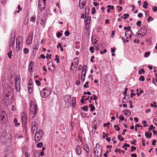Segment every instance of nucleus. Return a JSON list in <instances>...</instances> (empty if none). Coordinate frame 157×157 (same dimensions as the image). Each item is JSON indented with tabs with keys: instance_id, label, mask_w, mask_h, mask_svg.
I'll list each match as a JSON object with an SVG mask.
<instances>
[{
	"instance_id": "obj_1",
	"label": "nucleus",
	"mask_w": 157,
	"mask_h": 157,
	"mask_svg": "<svg viewBox=\"0 0 157 157\" xmlns=\"http://www.w3.org/2000/svg\"><path fill=\"white\" fill-rule=\"evenodd\" d=\"M37 105L36 104H35L33 101H30L29 104L30 112L31 114H33V117H34L37 113Z\"/></svg>"
},
{
	"instance_id": "obj_2",
	"label": "nucleus",
	"mask_w": 157,
	"mask_h": 157,
	"mask_svg": "<svg viewBox=\"0 0 157 157\" xmlns=\"http://www.w3.org/2000/svg\"><path fill=\"white\" fill-rule=\"evenodd\" d=\"M23 38L21 36H18L16 38V49L17 51L21 50L23 45Z\"/></svg>"
},
{
	"instance_id": "obj_3",
	"label": "nucleus",
	"mask_w": 157,
	"mask_h": 157,
	"mask_svg": "<svg viewBox=\"0 0 157 157\" xmlns=\"http://www.w3.org/2000/svg\"><path fill=\"white\" fill-rule=\"evenodd\" d=\"M94 152L95 156L97 157H101L102 152V147H100L98 144H96V147L94 148Z\"/></svg>"
},
{
	"instance_id": "obj_4",
	"label": "nucleus",
	"mask_w": 157,
	"mask_h": 157,
	"mask_svg": "<svg viewBox=\"0 0 157 157\" xmlns=\"http://www.w3.org/2000/svg\"><path fill=\"white\" fill-rule=\"evenodd\" d=\"M51 93V90L48 87L44 88L40 92V94L41 97L46 98Z\"/></svg>"
},
{
	"instance_id": "obj_5",
	"label": "nucleus",
	"mask_w": 157,
	"mask_h": 157,
	"mask_svg": "<svg viewBox=\"0 0 157 157\" xmlns=\"http://www.w3.org/2000/svg\"><path fill=\"white\" fill-rule=\"evenodd\" d=\"M44 132L42 130H40L37 132L35 136V142H38L42 137Z\"/></svg>"
},
{
	"instance_id": "obj_6",
	"label": "nucleus",
	"mask_w": 157,
	"mask_h": 157,
	"mask_svg": "<svg viewBox=\"0 0 157 157\" xmlns=\"http://www.w3.org/2000/svg\"><path fill=\"white\" fill-rule=\"evenodd\" d=\"M22 122L23 125H24V128L25 130L27 129V123L28 121L27 116L26 114L24 113H23L21 116Z\"/></svg>"
},
{
	"instance_id": "obj_7",
	"label": "nucleus",
	"mask_w": 157,
	"mask_h": 157,
	"mask_svg": "<svg viewBox=\"0 0 157 157\" xmlns=\"http://www.w3.org/2000/svg\"><path fill=\"white\" fill-rule=\"evenodd\" d=\"M15 33H12L11 34V37L9 41V48L10 49L11 47L14 46L15 40Z\"/></svg>"
},
{
	"instance_id": "obj_8",
	"label": "nucleus",
	"mask_w": 157,
	"mask_h": 157,
	"mask_svg": "<svg viewBox=\"0 0 157 157\" xmlns=\"http://www.w3.org/2000/svg\"><path fill=\"white\" fill-rule=\"evenodd\" d=\"M1 120L3 121V123H6L7 121V115L6 112L3 111L1 114Z\"/></svg>"
},
{
	"instance_id": "obj_9",
	"label": "nucleus",
	"mask_w": 157,
	"mask_h": 157,
	"mask_svg": "<svg viewBox=\"0 0 157 157\" xmlns=\"http://www.w3.org/2000/svg\"><path fill=\"white\" fill-rule=\"evenodd\" d=\"M31 126L32 127L31 128V131L32 133H33L35 131H37L38 125L37 123L35 121L31 122Z\"/></svg>"
},
{
	"instance_id": "obj_10",
	"label": "nucleus",
	"mask_w": 157,
	"mask_h": 157,
	"mask_svg": "<svg viewBox=\"0 0 157 157\" xmlns=\"http://www.w3.org/2000/svg\"><path fill=\"white\" fill-rule=\"evenodd\" d=\"M33 33L31 32L29 33V36L28 37L26 40L27 44L28 45L30 44L32 42V39L33 38Z\"/></svg>"
},
{
	"instance_id": "obj_11",
	"label": "nucleus",
	"mask_w": 157,
	"mask_h": 157,
	"mask_svg": "<svg viewBox=\"0 0 157 157\" xmlns=\"http://www.w3.org/2000/svg\"><path fill=\"white\" fill-rule=\"evenodd\" d=\"M134 35V33L132 32V30H127L125 31V36L126 38L128 39V37H131Z\"/></svg>"
},
{
	"instance_id": "obj_12",
	"label": "nucleus",
	"mask_w": 157,
	"mask_h": 157,
	"mask_svg": "<svg viewBox=\"0 0 157 157\" xmlns=\"http://www.w3.org/2000/svg\"><path fill=\"white\" fill-rule=\"evenodd\" d=\"M34 66V62L32 61H31L29 63V71L31 74L33 73V69Z\"/></svg>"
},
{
	"instance_id": "obj_13",
	"label": "nucleus",
	"mask_w": 157,
	"mask_h": 157,
	"mask_svg": "<svg viewBox=\"0 0 157 157\" xmlns=\"http://www.w3.org/2000/svg\"><path fill=\"white\" fill-rule=\"evenodd\" d=\"M48 66V69L51 71H53L55 70V66L53 64L52 62H50L47 63Z\"/></svg>"
},
{
	"instance_id": "obj_14",
	"label": "nucleus",
	"mask_w": 157,
	"mask_h": 157,
	"mask_svg": "<svg viewBox=\"0 0 157 157\" xmlns=\"http://www.w3.org/2000/svg\"><path fill=\"white\" fill-rule=\"evenodd\" d=\"M146 28L145 27H141L139 31L141 33L142 36H143L146 34Z\"/></svg>"
},
{
	"instance_id": "obj_15",
	"label": "nucleus",
	"mask_w": 157,
	"mask_h": 157,
	"mask_svg": "<svg viewBox=\"0 0 157 157\" xmlns=\"http://www.w3.org/2000/svg\"><path fill=\"white\" fill-rule=\"evenodd\" d=\"M86 1L80 0L79 1V6L80 9H83L86 6Z\"/></svg>"
},
{
	"instance_id": "obj_16",
	"label": "nucleus",
	"mask_w": 157,
	"mask_h": 157,
	"mask_svg": "<svg viewBox=\"0 0 157 157\" xmlns=\"http://www.w3.org/2000/svg\"><path fill=\"white\" fill-rule=\"evenodd\" d=\"M74 59L75 60H76V59L77 61V62H73L71 63V69H72L73 68H75L77 67L78 66V58L77 57H75V58Z\"/></svg>"
},
{
	"instance_id": "obj_17",
	"label": "nucleus",
	"mask_w": 157,
	"mask_h": 157,
	"mask_svg": "<svg viewBox=\"0 0 157 157\" xmlns=\"http://www.w3.org/2000/svg\"><path fill=\"white\" fill-rule=\"evenodd\" d=\"M71 96L70 95H66L64 98V100L66 102V103H69L70 104V100L71 99Z\"/></svg>"
},
{
	"instance_id": "obj_18",
	"label": "nucleus",
	"mask_w": 157,
	"mask_h": 157,
	"mask_svg": "<svg viewBox=\"0 0 157 157\" xmlns=\"http://www.w3.org/2000/svg\"><path fill=\"white\" fill-rule=\"evenodd\" d=\"M76 153L77 155H80L82 153V149L80 146L78 145L75 149Z\"/></svg>"
},
{
	"instance_id": "obj_19",
	"label": "nucleus",
	"mask_w": 157,
	"mask_h": 157,
	"mask_svg": "<svg viewBox=\"0 0 157 157\" xmlns=\"http://www.w3.org/2000/svg\"><path fill=\"white\" fill-rule=\"evenodd\" d=\"M45 2L44 3L42 2V3H40V4H38V6L40 9V10L41 11H42L43 10L45 7Z\"/></svg>"
},
{
	"instance_id": "obj_20",
	"label": "nucleus",
	"mask_w": 157,
	"mask_h": 157,
	"mask_svg": "<svg viewBox=\"0 0 157 157\" xmlns=\"http://www.w3.org/2000/svg\"><path fill=\"white\" fill-rule=\"evenodd\" d=\"M87 66L86 65H84L83 67L82 74L84 77H85L87 71Z\"/></svg>"
},
{
	"instance_id": "obj_21",
	"label": "nucleus",
	"mask_w": 157,
	"mask_h": 157,
	"mask_svg": "<svg viewBox=\"0 0 157 157\" xmlns=\"http://www.w3.org/2000/svg\"><path fill=\"white\" fill-rule=\"evenodd\" d=\"M33 85L31 83H30L29 85V86L28 87V91L29 93L31 94L32 92V91L33 90Z\"/></svg>"
},
{
	"instance_id": "obj_22",
	"label": "nucleus",
	"mask_w": 157,
	"mask_h": 157,
	"mask_svg": "<svg viewBox=\"0 0 157 157\" xmlns=\"http://www.w3.org/2000/svg\"><path fill=\"white\" fill-rule=\"evenodd\" d=\"M123 113L126 115L130 116L131 115L130 111L128 109H125L123 111Z\"/></svg>"
},
{
	"instance_id": "obj_23",
	"label": "nucleus",
	"mask_w": 157,
	"mask_h": 157,
	"mask_svg": "<svg viewBox=\"0 0 157 157\" xmlns=\"http://www.w3.org/2000/svg\"><path fill=\"white\" fill-rule=\"evenodd\" d=\"M83 148H84V150H85L86 151V152L87 153H89V152H90L89 147V146L88 145L86 144V145H84L83 146Z\"/></svg>"
},
{
	"instance_id": "obj_24",
	"label": "nucleus",
	"mask_w": 157,
	"mask_h": 157,
	"mask_svg": "<svg viewBox=\"0 0 157 157\" xmlns=\"http://www.w3.org/2000/svg\"><path fill=\"white\" fill-rule=\"evenodd\" d=\"M145 135L146 138H150L152 135V133L151 132L147 133V132H146L145 133Z\"/></svg>"
},
{
	"instance_id": "obj_25",
	"label": "nucleus",
	"mask_w": 157,
	"mask_h": 157,
	"mask_svg": "<svg viewBox=\"0 0 157 157\" xmlns=\"http://www.w3.org/2000/svg\"><path fill=\"white\" fill-rule=\"evenodd\" d=\"M140 91L139 92V89H137L136 91L137 92L136 94L138 96H140V95L144 93V91L143 90H141L140 88Z\"/></svg>"
},
{
	"instance_id": "obj_26",
	"label": "nucleus",
	"mask_w": 157,
	"mask_h": 157,
	"mask_svg": "<svg viewBox=\"0 0 157 157\" xmlns=\"http://www.w3.org/2000/svg\"><path fill=\"white\" fill-rule=\"evenodd\" d=\"M13 122L15 124V126L16 127H17L20 124V123L18 122L17 118H15Z\"/></svg>"
},
{
	"instance_id": "obj_27",
	"label": "nucleus",
	"mask_w": 157,
	"mask_h": 157,
	"mask_svg": "<svg viewBox=\"0 0 157 157\" xmlns=\"http://www.w3.org/2000/svg\"><path fill=\"white\" fill-rule=\"evenodd\" d=\"M40 24L43 27H44L46 24V22L44 19H41L40 22Z\"/></svg>"
},
{
	"instance_id": "obj_28",
	"label": "nucleus",
	"mask_w": 157,
	"mask_h": 157,
	"mask_svg": "<svg viewBox=\"0 0 157 157\" xmlns=\"http://www.w3.org/2000/svg\"><path fill=\"white\" fill-rule=\"evenodd\" d=\"M6 135H4L3 137H1L0 138L1 141L2 143L6 141Z\"/></svg>"
},
{
	"instance_id": "obj_29",
	"label": "nucleus",
	"mask_w": 157,
	"mask_h": 157,
	"mask_svg": "<svg viewBox=\"0 0 157 157\" xmlns=\"http://www.w3.org/2000/svg\"><path fill=\"white\" fill-rule=\"evenodd\" d=\"M88 15V14L87 13H86L85 14V22L86 23V21H87V22H88V21L89 20L90 21L91 20V17H88L86 19H85V18L86 17V15ZM90 22V21H89V22Z\"/></svg>"
},
{
	"instance_id": "obj_30",
	"label": "nucleus",
	"mask_w": 157,
	"mask_h": 157,
	"mask_svg": "<svg viewBox=\"0 0 157 157\" xmlns=\"http://www.w3.org/2000/svg\"><path fill=\"white\" fill-rule=\"evenodd\" d=\"M89 107L90 108V111H92L95 109V107L94 106L91 104H90L89 105Z\"/></svg>"
},
{
	"instance_id": "obj_31",
	"label": "nucleus",
	"mask_w": 157,
	"mask_h": 157,
	"mask_svg": "<svg viewBox=\"0 0 157 157\" xmlns=\"http://www.w3.org/2000/svg\"><path fill=\"white\" fill-rule=\"evenodd\" d=\"M12 51L11 50H10L9 51V52L7 53L8 56L10 59L11 58V56H13V55L12 54Z\"/></svg>"
},
{
	"instance_id": "obj_32",
	"label": "nucleus",
	"mask_w": 157,
	"mask_h": 157,
	"mask_svg": "<svg viewBox=\"0 0 157 157\" xmlns=\"http://www.w3.org/2000/svg\"><path fill=\"white\" fill-rule=\"evenodd\" d=\"M81 109L83 111H88V108L87 106H84L83 107H81Z\"/></svg>"
},
{
	"instance_id": "obj_33",
	"label": "nucleus",
	"mask_w": 157,
	"mask_h": 157,
	"mask_svg": "<svg viewBox=\"0 0 157 157\" xmlns=\"http://www.w3.org/2000/svg\"><path fill=\"white\" fill-rule=\"evenodd\" d=\"M144 5H143V6L145 9L147 8V6L148 5V4L147 3V1H145L144 2Z\"/></svg>"
},
{
	"instance_id": "obj_34",
	"label": "nucleus",
	"mask_w": 157,
	"mask_h": 157,
	"mask_svg": "<svg viewBox=\"0 0 157 157\" xmlns=\"http://www.w3.org/2000/svg\"><path fill=\"white\" fill-rule=\"evenodd\" d=\"M59 56L58 55H55V61H56V63H59Z\"/></svg>"
},
{
	"instance_id": "obj_35",
	"label": "nucleus",
	"mask_w": 157,
	"mask_h": 157,
	"mask_svg": "<svg viewBox=\"0 0 157 157\" xmlns=\"http://www.w3.org/2000/svg\"><path fill=\"white\" fill-rule=\"evenodd\" d=\"M29 52V50L28 48H24L23 49V52L25 54H27Z\"/></svg>"
},
{
	"instance_id": "obj_36",
	"label": "nucleus",
	"mask_w": 157,
	"mask_h": 157,
	"mask_svg": "<svg viewBox=\"0 0 157 157\" xmlns=\"http://www.w3.org/2000/svg\"><path fill=\"white\" fill-rule=\"evenodd\" d=\"M43 146V143L42 142H40L37 144L36 147L38 148H40L41 147Z\"/></svg>"
},
{
	"instance_id": "obj_37",
	"label": "nucleus",
	"mask_w": 157,
	"mask_h": 157,
	"mask_svg": "<svg viewBox=\"0 0 157 157\" xmlns=\"http://www.w3.org/2000/svg\"><path fill=\"white\" fill-rule=\"evenodd\" d=\"M140 81H144L145 80L144 76H140L139 79Z\"/></svg>"
},
{
	"instance_id": "obj_38",
	"label": "nucleus",
	"mask_w": 157,
	"mask_h": 157,
	"mask_svg": "<svg viewBox=\"0 0 157 157\" xmlns=\"http://www.w3.org/2000/svg\"><path fill=\"white\" fill-rule=\"evenodd\" d=\"M20 78V76L19 75H17L15 79V85H17V82L19 81V79Z\"/></svg>"
},
{
	"instance_id": "obj_39",
	"label": "nucleus",
	"mask_w": 157,
	"mask_h": 157,
	"mask_svg": "<svg viewBox=\"0 0 157 157\" xmlns=\"http://www.w3.org/2000/svg\"><path fill=\"white\" fill-rule=\"evenodd\" d=\"M34 155L35 157H39L40 155L39 153L37 151H35L34 153Z\"/></svg>"
},
{
	"instance_id": "obj_40",
	"label": "nucleus",
	"mask_w": 157,
	"mask_h": 157,
	"mask_svg": "<svg viewBox=\"0 0 157 157\" xmlns=\"http://www.w3.org/2000/svg\"><path fill=\"white\" fill-rule=\"evenodd\" d=\"M62 36V33L60 32H58L56 33V36L58 38H59Z\"/></svg>"
},
{
	"instance_id": "obj_41",
	"label": "nucleus",
	"mask_w": 157,
	"mask_h": 157,
	"mask_svg": "<svg viewBox=\"0 0 157 157\" xmlns=\"http://www.w3.org/2000/svg\"><path fill=\"white\" fill-rule=\"evenodd\" d=\"M142 123L144 124L143 126L144 127H146V126H148L147 125V121H144L142 122Z\"/></svg>"
},
{
	"instance_id": "obj_42",
	"label": "nucleus",
	"mask_w": 157,
	"mask_h": 157,
	"mask_svg": "<svg viewBox=\"0 0 157 157\" xmlns=\"http://www.w3.org/2000/svg\"><path fill=\"white\" fill-rule=\"evenodd\" d=\"M142 22L140 21H138L136 22V25L138 27H140L141 26V23Z\"/></svg>"
},
{
	"instance_id": "obj_43",
	"label": "nucleus",
	"mask_w": 157,
	"mask_h": 157,
	"mask_svg": "<svg viewBox=\"0 0 157 157\" xmlns=\"http://www.w3.org/2000/svg\"><path fill=\"white\" fill-rule=\"evenodd\" d=\"M145 72V71L143 69H141L139 71V73L140 74H142V73H144Z\"/></svg>"
},
{
	"instance_id": "obj_44",
	"label": "nucleus",
	"mask_w": 157,
	"mask_h": 157,
	"mask_svg": "<svg viewBox=\"0 0 157 157\" xmlns=\"http://www.w3.org/2000/svg\"><path fill=\"white\" fill-rule=\"evenodd\" d=\"M96 12H97V11L95 10V8L94 7H93L92 8V12H91L92 14H95Z\"/></svg>"
},
{
	"instance_id": "obj_45",
	"label": "nucleus",
	"mask_w": 157,
	"mask_h": 157,
	"mask_svg": "<svg viewBox=\"0 0 157 157\" xmlns=\"http://www.w3.org/2000/svg\"><path fill=\"white\" fill-rule=\"evenodd\" d=\"M114 127L115 128V129L117 131H119L120 130V128L117 126L114 125Z\"/></svg>"
},
{
	"instance_id": "obj_46",
	"label": "nucleus",
	"mask_w": 157,
	"mask_h": 157,
	"mask_svg": "<svg viewBox=\"0 0 157 157\" xmlns=\"http://www.w3.org/2000/svg\"><path fill=\"white\" fill-rule=\"evenodd\" d=\"M94 47H90V48L89 50L92 53H93L94 52Z\"/></svg>"
},
{
	"instance_id": "obj_47",
	"label": "nucleus",
	"mask_w": 157,
	"mask_h": 157,
	"mask_svg": "<svg viewBox=\"0 0 157 157\" xmlns=\"http://www.w3.org/2000/svg\"><path fill=\"white\" fill-rule=\"evenodd\" d=\"M35 82L36 83V84L38 86H40L41 85V83L38 80H35Z\"/></svg>"
},
{
	"instance_id": "obj_48",
	"label": "nucleus",
	"mask_w": 157,
	"mask_h": 157,
	"mask_svg": "<svg viewBox=\"0 0 157 157\" xmlns=\"http://www.w3.org/2000/svg\"><path fill=\"white\" fill-rule=\"evenodd\" d=\"M88 83L89 82L88 81L86 82L85 84L83 85V87L86 88H88L89 87V86H88Z\"/></svg>"
},
{
	"instance_id": "obj_49",
	"label": "nucleus",
	"mask_w": 157,
	"mask_h": 157,
	"mask_svg": "<svg viewBox=\"0 0 157 157\" xmlns=\"http://www.w3.org/2000/svg\"><path fill=\"white\" fill-rule=\"evenodd\" d=\"M155 128V127L153 126L152 125H150L149 128H148V130L149 131H150L152 129H154Z\"/></svg>"
},
{
	"instance_id": "obj_50",
	"label": "nucleus",
	"mask_w": 157,
	"mask_h": 157,
	"mask_svg": "<svg viewBox=\"0 0 157 157\" xmlns=\"http://www.w3.org/2000/svg\"><path fill=\"white\" fill-rule=\"evenodd\" d=\"M131 29V27L130 26H129L128 27H124V30H131L130 29Z\"/></svg>"
},
{
	"instance_id": "obj_51",
	"label": "nucleus",
	"mask_w": 157,
	"mask_h": 157,
	"mask_svg": "<svg viewBox=\"0 0 157 157\" xmlns=\"http://www.w3.org/2000/svg\"><path fill=\"white\" fill-rule=\"evenodd\" d=\"M39 47V44H37L36 45H35L33 46V48L34 49H38Z\"/></svg>"
},
{
	"instance_id": "obj_52",
	"label": "nucleus",
	"mask_w": 157,
	"mask_h": 157,
	"mask_svg": "<svg viewBox=\"0 0 157 157\" xmlns=\"http://www.w3.org/2000/svg\"><path fill=\"white\" fill-rule=\"evenodd\" d=\"M30 21H35L36 20V18L35 16H32L30 19Z\"/></svg>"
},
{
	"instance_id": "obj_53",
	"label": "nucleus",
	"mask_w": 157,
	"mask_h": 157,
	"mask_svg": "<svg viewBox=\"0 0 157 157\" xmlns=\"http://www.w3.org/2000/svg\"><path fill=\"white\" fill-rule=\"evenodd\" d=\"M136 36L137 37L139 38L141 36H142V34L141 33H140L139 31H138L136 33Z\"/></svg>"
},
{
	"instance_id": "obj_54",
	"label": "nucleus",
	"mask_w": 157,
	"mask_h": 157,
	"mask_svg": "<svg viewBox=\"0 0 157 157\" xmlns=\"http://www.w3.org/2000/svg\"><path fill=\"white\" fill-rule=\"evenodd\" d=\"M81 114L82 117H86L87 115V113L83 112L81 113Z\"/></svg>"
},
{
	"instance_id": "obj_55",
	"label": "nucleus",
	"mask_w": 157,
	"mask_h": 157,
	"mask_svg": "<svg viewBox=\"0 0 157 157\" xmlns=\"http://www.w3.org/2000/svg\"><path fill=\"white\" fill-rule=\"evenodd\" d=\"M129 16V14L128 13H127V14H124V15H123V16H124V19H126L127 18V17L128 16Z\"/></svg>"
},
{
	"instance_id": "obj_56",
	"label": "nucleus",
	"mask_w": 157,
	"mask_h": 157,
	"mask_svg": "<svg viewBox=\"0 0 157 157\" xmlns=\"http://www.w3.org/2000/svg\"><path fill=\"white\" fill-rule=\"evenodd\" d=\"M136 147H134V146H132L131 147V151H135L136 150Z\"/></svg>"
},
{
	"instance_id": "obj_57",
	"label": "nucleus",
	"mask_w": 157,
	"mask_h": 157,
	"mask_svg": "<svg viewBox=\"0 0 157 157\" xmlns=\"http://www.w3.org/2000/svg\"><path fill=\"white\" fill-rule=\"evenodd\" d=\"M126 98L125 97H124L122 99V101L123 103H126L127 102V100L126 99Z\"/></svg>"
},
{
	"instance_id": "obj_58",
	"label": "nucleus",
	"mask_w": 157,
	"mask_h": 157,
	"mask_svg": "<svg viewBox=\"0 0 157 157\" xmlns=\"http://www.w3.org/2000/svg\"><path fill=\"white\" fill-rule=\"evenodd\" d=\"M76 98L75 97H73L72 99V104H75L76 102Z\"/></svg>"
},
{
	"instance_id": "obj_59",
	"label": "nucleus",
	"mask_w": 157,
	"mask_h": 157,
	"mask_svg": "<svg viewBox=\"0 0 157 157\" xmlns=\"http://www.w3.org/2000/svg\"><path fill=\"white\" fill-rule=\"evenodd\" d=\"M64 34H65V35L66 36H68L69 34H70V33L68 31V30H66L65 33H64Z\"/></svg>"
},
{
	"instance_id": "obj_60",
	"label": "nucleus",
	"mask_w": 157,
	"mask_h": 157,
	"mask_svg": "<svg viewBox=\"0 0 157 157\" xmlns=\"http://www.w3.org/2000/svg\"><path fill=\"white\" fill-rule=\"evenodd\" d=\"M156 142V140H153L152 141V144L154 146H155L156 145L155 143Z\"/></svg>"
},
{
	"instance_id": "obj_61",
	"label": "nucleus",
	"mask_w": 157,
	"mask_h": 157,
	"mask_svg": "<svg viewBox=\"0 0 157 157\" xmlns=\"http://www.w3.org/2000/svg\"><path fill=\"white\" fill-rule=\"evenodd\" d=\"M150 54V52H145L144 54V56L145 57H147L149 56Z\"/></svg>"
},
{
	"instance_id": "obj_62",
	"label": "nucleus",
	"mask_w": 157,
	"mask_h": 157,
	"mask_svg": "<svg viewBox=\"0 0 157 157\" xmlns=\"http://www.w3.org/2000/svg\"><path fill=\"white\" fill-rule=\"evenodd\" d=\"M86 13H88L89 11V6H86Z\"/></svg>"
},
{
	"instance_id": "obj_63",
	"label": "nucleus",
	"mask_w": 157,
	"mask_h": 157,
	"mask_svg": "<svg viewBox=\"0 0 157 157\" xmlns=\"http://www.w3.org/2000/svg\"><path fill=\"white\" fill-rule=\"evenodd\" d=\"M152 9L154 12H156L157 11V7L154 6L152 8Z\"/></svg>"
},
{
	"instance_id": "obj_64",
	"label": "nucleus",
	"mask_w": 157,
	"mask_h": 157,
	"mask_svg": "<svg viewBox=\"0 0 157 157\" xmlns=\"http://www.w3.org/2000/svg\"><path fill=\"white\" fill-rule=\"evenodd\" d=\"M153 20V18H152V17H150V16L149 17H148V18H147V21H148V22L150 21H152Z\"/></svg>"
}]
</instances>
